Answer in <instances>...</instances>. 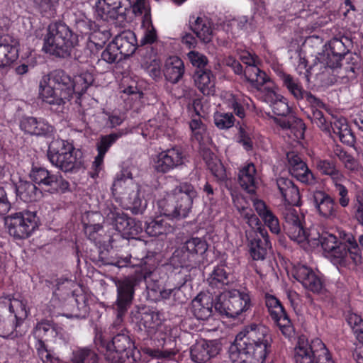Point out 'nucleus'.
<instances>
[{
  "mask_svg": "<svg viewBox=\"0 0 363 363\" xmlns=\"http://www.w3.org/2000/svg\"><path fill=\"white\" fill-rule=\"evenodd\" d=\"M159 207L161 208V216L167 220L182 218L172 194L168 195L167 199L160 201Z\"/></svg>",
  "mask_w": 363,
  "mask_h": 363,
  "instance_id": "8fccbe9b",
  "label": "nucleus"
},
{
  "mask_svg": "<svg viewBox=\"0 0 363 363\" xmlns=\"http://www.w3.org/2000/svg\"><path fill=\"white\" fill-rule=\"evenodd\" d=\"M208 248V245L205 239L192 237L175 250L169 261L170 265L174 269H179L178 274H182L175 289L185 284L190 279L191 270L203 263Z\"/></svg>",
  "mask_w": 363,
  "mask_h": 363,
  "instance_id": "423d86ee",
  "label": "nucleus"
},
{
  "mask_svg": "<svg viewBox=\"0 0 363 363\" xmlns=\"http://www.w3.org/2000/svg\"><path fill=\"white\" fill-rule=\"evenodd\" d=\"M74 26L78 32L82 35H89L93 29L96 27V23L88 18L84 13H81L76 16L74 20Z\"/></svg>",
  "mask_w": 363,
  "mask_h": 363,
  "instance_id": "6e6d98bb",
  "label": "nucleus"
},
{
  "mask_svg": "<svg viewBox=\"0 0 363 363\" xmlns=\"http://www.w3.org/2000/svg\"><path fill=\"white\" fill-rule=\"evenodd\" d=\"M115 226L116 229L128 239L135 238L143 232L142 223L126 216L117 217Z\"/></svg>",
  "mask_w": 363,
  "mask_h": 363,
  "instance_id": "2f4dec72",
  "label": "nucleus"
},
{
  "mask_svg": "<svg viewBox=\"0 0 363 363\" xmlns=\"http://www.w3.org/2000/svg\"><path fill=\"white\" fill-rule=\"evenodd\" d=\"M48 157L50 163L64 172H77L82 165V152L73 142L54 139L48 146Z\"/></svg>",
  "mask_w": 363,
  "mask_h": 363,
  "instance_id": "6e6552de",
  "label": "nucleus"
},
{
  "mask_svg": "<svg viewBox=\"0 0 363 363\" xmlns=\"http://www.w3.org/2000/svg\"><path fill=\"white\" fill-rule=\"evenodd\" d=\"M264 303L270 318L283 335L288 338L291 337L294 335L295 330L280 300L274 295L266 293Z\"/></svg>",
  "mask_w": 363,
  "mask_h": 363,
  "instance_id": "4468645a",
  "label": "nucleus"
},
{
  "mask_svg": "<svg viewBox=\"0 0 363 363\" xmlns=\"http://www.w3.org/2000/svg\"><path fill=\"white\" fill-rule=\"evenodd\" d=\"M238 182L242 189L249 194H255L258 186V177L255 165L247 163L239 170Z\"/></svg>",
  "mask_w": 363,
  "mask_h": 363,
  "instance_id": "c756f323",
  "label": "nucleus"
},
{
  "mask_svg": "<svg viewBox=\"0 0 363 363\" xmlns=\"http://www.w3.org/2000/svg\"><path fill=\"white\" fill-rule=\"evenodd\" d=\"M166 344V341H164V344L161 350L146 348L145 353L152 358L159 359H174L175 356L179 353V350L176 348V343L174 341L170 342V344L174 345V347L169 348L165 347Z\"/></svg>",
  "mask_w": 363,
  "mask_h": 363,
  "instance_id": "3c124183",
  "label": "nucleus"
},
{
  "mask_svg": "<svg viewBox=\"0 0 363 363\" xmlns=\"http://www.w3.org/2000/svg\"><path fill=\"white\" fill-rule=\"evenodd\" d=\"M154 123L155 121L150 120L142 128V135L145 139H154L158 137L159 129Z\"/></svg>",
  "mask_w": 363,
  "mask_h": 363,
  "instance_id": "774afa93",
  "label": "nucleus"
},
{
  "mask_svg": "<svg viewBox=\"0 0 363 363\" xmlns=\"http://www.w3.org/2000/svg\"><path fill=\"white\" fill-rule=\"evenodd\" d=\"M9 234L15 240L29 238L40 225L36 211L22 210L11 213L4 218Z\"/></svg>",
  "mask_w": 363,
  "mask_h": 363,
  "instance_id": "9b49d317",
  "label": "nucleus"
},
{
  "mask_svg": "<svg viewBox=\"0 0 363 363\" xmlns=\"http://www.w3.org/2000/svg\"><path fill=\"white\" fill-rule=\"evenodd\" d=\"M272 335L262 324L250 323L237 335L230 346L231 363H264L271 352Z\"/></svg>",
  "mask_w": 363,
  "mask_h": 363,
  "instance_id": "f03ea898",
  "label": "nucleus"
},
{
  "mask_svg": "<svg viewBox=\"0 0 363 363\" xmlns=\"http://www.w3.org/2000/svg\"><path fill=\"white\" fill-rule=\"evenodd\" d=\"M277 186L284 202L285 208L282 211V216L287 210L294 209V206L301 205V194L298 186L288 178L277 179Z\"/></svg>",
  "mask_w": 363,
  "mask_h": 363,
  "instance_id": "4be33fe9",
  "label": "nucleus"
},
{
  "mask_svg": "<svg viewBox=\"0 0 363 363\" xmlns=\"http://www.w3.org/2000/svg\"><path fill=\"white\" fill-rule=\"evenodd\" d=\"M127 133L128 130L126 129H121L117 132L101 135L96 143L97 152L99 154L106 155L111 147L115 144L119 138L125 135Z\"/></svg>",
  "mask_w": 363,
  "mask_h": 363,
  "instance_id": "a18cd8bd",
  "label": "nucleus"
},
{
  "mask_svg": "<svg viewBox=\"0 0 363 363\" xmlns=\"http://www.w3.org/2000/svg\"><path fill=\"white\" fill-rule=\"evenodd\" d=\"M99 2L97 13L106 21L118 19L127 11V6H130V0H102Z\"/></svg>",
  "mask_w": 363,
  "mask_h": 363,
  "instance_id": "bb28decb",
  "label": "nucleus"
},
{
  "mask_svg": "<svg viewBox=\"0 0 363 363\" xmlns=\"http://www.w3.org/2000/svg\"><path fill=\"white\" fill-rule=\"evenodd\" d=\"M214 123L219 129H228L234 125L235 117L232 113L216 112Z\"/></svg>",
  "mask_w": 363,
  "mask_h": 363,
  "instance_id": "13d9d810",
  "label": "nucleus"
},
{
  "mask_svg": "<svg viewBox=\"0 0 363 363\" xmlns=\"http://www.w3.org/2000/svg\"><path fill=\"white\" fill-rule=\"evenodd\" d=\"M194 79L196 86L203 95L214 94L216 77L211 69L196 70Z\"/></svg>",
  "mask_w": 363,
  "mask_h": 363,
  "instance_id": "c9c22d12",
  "label": "nucleus"
},
{
  "mask_svg": "<svg viewBox=\"0 0 363 363\" xmlns=\"http://www.w3.org/2000/svg\"><path fill=\"white\" fill-rule=\"evenodd\" d=\"M29 177L41 191L51 194H65L69 191V182L60 173H52L44 167L33 166Z\"/></svg>",
  "mask_w": 363,
  "mask_h": 363,
  "instance_id": "ddd939ff",
  "label": "nucleus"
},
{
  "mask_svg": "<svg viewBox=\"0 0 363 363\" xmlns=\"http://www.w3.org/2000/svg\"><path fill=\"white\" fill-rule=\"evenodd\" d=\"M20 128L26 134L50 138L55 128L43 118L24 116L20 121Z\"/></svg>",
  "mask_w": 363,
  "mask_h": 363,
  "instance_id": "a878e982",
  "label": "nucleus"
},
{
  "mask_svg": "<svg viewBox=\"0 0 363 363\" xmlns=\"http://www.w3.org/2000/svg\"><path fill=\"white\" fill-rule=\"evenodd\" d=\"M252 292L247 288L220 293L215 299V311L227 318H236L252 310Z\"/></svg>",
  "mask_w": 363,
  "mask_h": 363,
  "instance_id": "1a4fd4ad",
  "label": "nucleus"
},
{
  "mask_svg": "<svg viewBox=\"0 0 363 363\" xmlns=\"http://www.w3.org/2000/svg\"><path fill=\"white\" fill-rule=\"evenodd\" d=\"M215 308V301L210 296H197L192 301L191 310L194 315L198 320H206L213 315V308Z\"/></svg>",
  "mask_w": 363,
  "mask_h": 363,
  "instance_id": "72a5a7b5",
  "label": "nucleus"
},
{
  "mask_svg": "<svg viewBox=\"0 0 363 363\" xmlns=\"http://www.w3.org/2000/svg\"><path fill=\"white\" fill-rule=\"evenodd\" d=\"M16 193L17 197L26 203L35 201L42 196V191L34 182L24 180L16 184Z\"/></svg>",
  "mask_w": 363,
  "mask_h": 363,
  "instance_id": "4c0bfd02",
  "label": "nucleus"
},
{
  "mask_svg": "<svg viewBox=\"0 0 363 363\" xmlns=\"http://www.w3.org/2000/svg\"><path fill=\"white\" fill-rule=\"evenodd\" d=\"M262 219L264 221V225L269 228L272 233L276 235L280 233L281 227L279 219L272 212L265 215V216Z\"/></svg>",
  "mask_w": 363,
  "mask_h": 363,
  "instance_id": "69168bd1",
  "label": "nucleus"
},
{
  "mask_svg": "<svg viewBox=\"0 0 363 363\" xmlns=\"http://www.w3.org/2000/svg\"><path fill=\"white\" fill-rule=\"evenodd\" d=\"M173 230V225L162 216H157L145 223V232L152 237L168 234L172 233Z\"/></svg>",
  "mask_w": 363,
  "mask_h": 363,
  "instance_id": "ea45409f",
  "label": "nucleus"
},
{
  "mask_svg": "<svg viewBox=\"0 0 363 363\" xmlns=\"http://www.w3.org/2000/svg\"><path fill=\"white\" fill-rule=\"evenodd\" d=\"M289 172L298 182L306 185L317 183V179L299 154L294 151L286 154Z\"/></svg>",
  "mask_w": 363,
  "mask_h": 363,
  "instance_id": "f3484780",
  "label": "nucleus"
},
{
  "mask_svg": "<svg viewBox=\"0 0 363 363\" xmlns=\"http://www.w3.org/2000/svg\"><path fill=\"white\" fill-rule=\"evenodd\" d=\"M130 6L127 11L132 9L136 16H142V23L151 25V9L148 0H130Z\"/></svg>",
  "mask_w": 363,
  "mask_h": 363,
  "instance_id": "49530a36",
  "label": "nucleus"
},
{
  "mask_svg": "<svg viewBox=\"0 0 363 363\" xmlns=\"http://www.w3.org/2000/svg\"><path fill=\"white\" fill-rule=\"evenodd\" d=\"M187 57L191 64L198 69H206L208 65V58L206 55L198 51L191 50L187 54Z\"/></svg>",
  "mask_w": 363,
  "mask_h": 363,
  "instance_id": "680f3d73",
  "label": "nucleus"
},
{
  "mask_svg": "<svg viewBox=\"0 0 363 363\" xmlns=\"http://www.w3.org/2000/svg\"><path fill=\"white\" fill-rule=\"evenodd\" d=\"M142 26L146 28L144 36L141 40V43L143 45L147 44H152L157 40V35L156 29L155 28L152 21H151V25L149 24H143Z\"/></svg>",
  "mask_w": 363,
  "mask_h": 363,
  "instance_id": "338daca9",
  "label": "nucleus"
},
{
  "mask_svg": "<svg viewBox=\"0 0 363 363\" xmlns=\"http://www.w3.org/2000/svg\"><path fill=\"white\" fill-rule=\"evenodd\" d=\"M191 29L201 41L208 43L211 40L213 30L207 19L198 17L191 25Z\"/></svg>",
  "mask_w": 363,
  "mask_h": 363,
  "instance_id": "37998d69",
  "label": "nucleus"
},
{
  "mask_svg": "<svg viewBox=\"0 0 363 363\" xmlns=\"http://www.w3.org/2000/svg\"><path fill=\"white\" fill-rule=\"evenodd\" d=\"M20 310L29 313L26 301L12 298L10 296L0 297V319L13 316Z\"/></svg>",
  "mask_w": 363,
  "mask_h": 363,
  "instance_id": "e433bc0d",
  "label": "nucleus"
},
{
  "mask_svg": "<svg viewBox=\"0 0 363 363\" xmlns=\"http://www.w3.org/2000/svg\"><path fill=\"white\" fill-rule=\"evenodd\" d=\"M242 60L245 64L244 69L245 78L252 87L259 89L264 84L269 81L270 78L267 73L257 66V56H252L249 54L248 56H243Z\"/></svg>",
  "mask_w": 363,
  "mask_h": 363,
  "instance_id": "393cba45",
  "label": "nucleus"
},
{
  "mask_svg": "<svg viewBox=\"0 0 363 363\" xmlns=\"http://www.w3.org/2000/svg\"><path fill=\"white\" fill-rule=\"evenodd\" d=\"M312 200L318 214L326 219H334L337 216L338 206L335 199L323 190L313 193Z\"/></svg>",
  "mask_w": 363,
  "mask_h": 363,
  "instance_id": "5701e85b",
  "label": "nucleus"
},
{
  "mask_svg": "<svg viewBox=\"0 0 363 363\" xmlns=\"http://www.w3.org/2000/svg\"><path fill=\"white\" fill-rule=\"evenodd\" d=\"M115 48L113 44L110 43L101 52V58L98 59L96 65L100 67L103 62L111 65L121 60L120 58H118L120 54Z\"/></svg>",
  "mask_w": 363,
  "mask_h": 363,
  "instance_id": "4d7b16f0",
  "label": "nucleus"
},
{
  "mask_svg": "<svg viewBox=\"0 0 363 363\" xmlns=\"http://www.w3.org/2000/svg\"><path fill=\"white\" fill-rule=\"evenodd\" d=\"M106 125L110 128H115L121 125L125 119V113L119 111L106 112Z\"/></svg>",
  "mask_w": 363,
  "mask_h": 363,
  "instance_id": "0e129e2a",
  "label": "nucleus"
},
{
  "mask_svg": "<svg viewBox=\"0 0 363 363\" xmlns=\"http://www.w3.org/2000/svg\"><path fill=\"white\" fill-rule=\"evenodd\" d=\"M281 87L297 101L303 100V94L306 91L300 81V79L291 74L285 72L281 67H277L274 69Z\"/></svg>",
  "mask_w": 363,
  "mask_h": 363,
  "instance_id": "b1692460",
  "label": "nucleus"
},
{
  "mask_svg": "<svg viewBox=\"0 0 363 363\" xmlns=\"http://www.w3.org/2000/svg\"><path fill=\"white\" fill-rule=\"evenodd\" d=\"M76 86L75 95L79 98L94 81V75L89 72H83L74 79Z\"/></svg>",
  "mask_w": 363,
  "mask_h": 363,
  "instance_id": "603ef678",
  "label": "nucleus"
},
{
  "mask_svg": "<svg viewBox=\"0 0 363 363\" xmlns=\"http://www.w3.org/2000/svg\"><path fill=\"white\" fill-rule=\"evenodd\" d=\"M73 78L62 69H55L44 75L39 84V97L50 106L51 111L63 113L65 104L75 94Z\"/></svg>",
  "mask_w": 363,
  "mask_h": 363,
  "instance_id": "39448f33",
  "label": "nucleus"
},
{
  "mask_svg": "<svg viewBox=\"0 0 363 363\" xmlns=\"http://www.w3.org/2000/svg\"><path fill=\"white\" fill-rule=\"evenodd\" d=\"M75 306L70 314H66L67 318H76L78 319L86 318L89 313V306L84 296H77L74 300Z\"/></svg>",
  "mask_w": 363,
  "mask_h": 363,
  "instance_id": "5fc2aeb1",
  "label": "nucleus"
},
{
  "mask_svg": "<svg viewBox=\"0 0 363 363\" xmlns=\"http://www.w3.org/2000/svg\"><path fill=\"white\" fill-rule=\"evenodd\" d=\"M111 43L121 55L120 60L132 55L138 45L136 35L130 30L121 32L114 38Z\"/></svg>",
  "mask_w": 363,
  "mask_h": 363,
  "instance_id": "cd10ccee",
  "label": "nucleus"
},
{
  "mask_svg": "<svg viewBox=\"0 0 363 363\" xmlns=\"http://www.w3.org/2000/svg\"><path fill=\"white\" fill-rule=\"evenodd\" d=\"M346 179L345 176H343L342 178H340L338 181L337 180V182L335 181L332 183L335 188V191L339 197L338 203L342 208L347 207L350 201L349 191L343 184Z\"/></svg>",
  "mask_w": 363,
  "mask_h": 363,
  "instance_id": "864d4df0",
  "label": "nucleus"
},
{
  "mask_svg": "<svg viewBox=\"0 0 363 363\" xmlns=\"http://www.w3.org/2000/svg\"><path fill=\"white\" fill-rule=\"evenodd\" d=\"M185 155L179 146L159 152L154 159L153 167L157 173L165 174L184 163Z\"/></svg>",
  "mask_w": 363,
  "mask_h": 363,
  "instance_id": "2eb2a0df",
  "label": "nucleus"
},
{
  "mask_svg": "<svg viewBox=\"0 0 363 363\" xmlns=\"http://www.w3.org/2000/svg\"><path fill=\"white\" fill-rule=\"evenodd\" d=\"M292 275L306 289L314 294H320L323 288V282L321 278L312 268L305 264L294 266Z\"/></svg>",
  "mask_w": 363,
  "mask_h": 363,
  "instance_id": "aec40b11",
  "label": "nucleus"
},
{
  "mask_svg": "<svg viewBox=\"0 0 363 363\" xmlns=\"http://www.w3.org/2000/svg\"><path fill=\"white\" fill-rule=\"evenodd\" d=\"M207 281L213 289H225L231 282V274L226 264L223 262L215 266Z\"/></svg>",
  "mask_w": 363,
  "mask_h": 363,
  "instance_id": "f704fd0d",
  "label": "nucleus"
},
{
  "mask_svg": "<svg viewBox=\"0 0 363 363\" xmlns=\"http://www.w3.org/2000/svg\"><path fill=\"white\" fill-rule=\"evenodd\" d=\"M28 315V312L20 310L13 316L0 319V337L14 340L23 336L26 333L23 322Z\"/></svg>",
  "mask_w": 363,
  "mask_h": 363,
  "instance_id": "6ab92c4d",
  "label": "nucleus"
},
{
  "mask_svg": "<svg viewBox=\"0 0 363 363\" xmlns=\"http://www.w3.org/2000/svg\"><path fill=\"white\" fill-rule=\"evenodd\" d=\"M271 107L273 113L279 116H286L291 111L287 99L282 96H277L274 101L272 103Z\"/></svg>",
  "mask_w": 363,
  "mask_h": 363,
  "instance_id": "052dcab7",
  "label": "nucleus"
},
{
  "mask_svg": "<svg viewBox=\"0 0 363 363\" xmlns=\"http://www.w3.org/2000/svg\"><path fill=\"white\" fill-rule=\"evenodd\" d=\"M156 256V252H147L145 256L140 258V263L142 264L137 267L134 274L115 281L116 299L112 305V308L116 315L114 325L122 323L123 318L131 307L135 286L142 281H146L147 279L150 278L157 268L158 261Z\"/></svg>",
  "mask_w": 363,
  "mask_h": 363,
  "instance_id": "7ed1b4c3",
  "label": "nucleus"
},
{
  "mask_svg": "<svg viewBox=\"0 0 363 363\" xmlns=\"http://www.w3.org/2000/svg\"><path fill=\"white\" fill-rule=\"evenodd\" d=\"M104 263L102 265H113L118 268L132 267H137L142 264L140 263V258L133 257L132 254L123 255H118L116 257L108 256L104 258Z\"/></svg>",
  "mask_w": 363,
  "mask_h": 363,
  "instance_id": "de8ad7c7",
  "label": "nucleus"
},
{
  "mask_svg": "<svg viewBox=\"0 0 363 363\" xmlns=\"http://www.w3.org/2000/svg\"><path fill=\"white\" fill-rule=\"evenodd\" d=\"M111 36V33L106 27L96 25L95 28L88 36L87 48L89 50L93 48H96V50L102 48Z\"/></svg>",
  "mask_w": 363,
  "mask_h": 363,
  "instance_id": "a19ab883",
  "label": "nucleus"
},
{
  "mask_svg": "<svg viewBox=\"0 0 363 363\" xmlns=\"http://www.w3.org/2000/svg\"><path fill=\"white\" fill-rule=\"evenodd\" d=\"M296 70L299 76L303 75L307 82H309L311 78L314 76L322 80L321 76L327 74L324 70L323 62L318 60V56L314 59L313 63L308 66V61L305 57H300Z\"/></svg>",
  "mask_w": 363,
  "mask_h": 363,
  "instance_id": "7c9ffc66",
  "label": "nucleus"
},
{
  "mask_svg": "<svg viewBox=\"0 0 363 363\" xmlns=\"http://www.w3.org/2000/svg\"><path fill=\"white\" fill-rule=\"evenodd\" d=\"M348 50L342 40L333 38L328 42L326 52L319 53L318 57L323 62L324 70L329 74L330 69L340 66Z\"/></svg>",
  "mask_w": 363,
  "mask_h": 363,
  "instance_id": "dca6fc26",
  "label": "nucleus"
},
{
  "mask_svg": "<svg viewBox=\"0 0 363 363\" xmlns=\"http://www.w3.org/2000/svg\"><path fill=\"white\" fill-rule=\"evenodd\" d=\"M196 195L194 187L187 182L179 184L172 190V196L182 218L189 216Z\"/></svg>",
  "mask_w": 363,
  "mask_h": 363,
  "instance_id": "a211bd4d",
  "label": "nucleus"
},
{
  "mask_svg": "<svg viewBox=\"0 0 363 363\" xmlns=\"http://www.w3.org/2000/svg\"><path fill=\"white\" fill-rule=\"evenodd\" d=\"M121 324L114 325L113 323L109 333H96L94 343L108 363H135L139 358V351L127 331L121 330V333L113 335Z\"/></svg>",
  "mask_w": 363,
  "mask_h": 363,
  "instance_id": "20e7f679",
  "label": "nucleus"
},
{
  "mask_svg": "<svg viewBox=\"0 0 363 363\" xmlns=\"http://www.w3.org/2000/svg\"><path fill=\"white\" fill-rule=\"evenodd\" d=\"M258 233L250 242V254L254 260H262L267 250L272 247L267 230L264 227L258 228Z\"/></svg>",
  "mask_w": 363,
  "mask_h": 363,
  "instance_id": "c85d7f7f",
  "label": "nucleus"
},
{
  "mask_svg": "<svg viewBox=\"0 0 363 363\" xmlns=\"http://www.w3.org/2000/svg\"><path fill=\"white\" fill-rule=\"evenodd\" d=\"M55 335L56 331L55 327L53 326L52 323H51L50 321H42L38 323L33 331V335L35 338L37 339V342L35 343V347L38 354L40 342H43V344L44 345V348L47 351H50V350L48 349V347L45 345V342L43 340V339L44 337H47L49 336L53 337Z\"/></svg>",
  "mask_w": 363,
  "mask_h": 363,
  "instance_id": "79ce46f5",
  "label": "nucleus"
},
{
  "mask_svg": "<svg viewBox=\"0 0 363 363\" xmlns=\"http://www.w3.org/2000/svg\"><path fill=\"white\" fill-rule=\"evenodd\" d=\"M203 159L208 169L218 182H224L228 179L225 167L210 150L203 151Z\"/></svg>",
  "mask_w": 363,
  "mask_h": 363,
  "instance_id": "58836bf2",
  "label": "nucleus"
},
{
  "mask_svg": "<svg viewBox=\"0 0 363 363\" xmlns=\"http://www.w3.org/2000/svg\"><path fill=\"white\" fill-rule=\"evenodd\" d=\"M71 361L72 363H99V357L92 349L79 347L73 350Z\"/></svg>",
  "mask_w": 363,
  "mask_h": 363,
  "instance_id": "09e8293b",
  "label": "nucleus"
},
{
  "mask_svg": "<svg viewBox=\"0 0 363 363\" xmlns=\"http://www.w3.org/2000/svg\"><path fill=\"white\" fill-rule=\"evenodd\" d=\"M220 350L217 340H201L190 347V357L195 363H204L218 354Z\"/></svg>",
  "mask_w": 363,
  "mask_h": 363,
  "instance_id": "412c9836",
  "label": "nucleus"
},
{
  "mask_svg": "<svg viewBox=\"0 0 363 363\" xmlns=\"http://www.w3.org/2000/svg\"><path fill=\"white\" fill-rule=\"evenodd\" d=\"M184 71V62L179 57L170 56L165 60L163 73L167 81L177 83L182 78Z\"/></svg>",
  "mask_w": 363,
  "mask_h": 363,
  "instance_id": "473e14b6",
  "label": "nucleus"
},
{
  "mask_svg": "<svg viewBox=\"0 0 363 363\" xmlns=\"http://www.w3.org/2000/svg\"><path fill=\"white\" fill-rule=\"evenodd\" d=\"M316 168L321 175L330 177L332 183L345 176L337 167L335 161L332 160H318Z\"/></svg>",
  "mask_w": 363,
  "mask_h": 363,
  "instance_id": "c03bdc74",
  "label": "nucleus"
},
{
  "mask_svg": "<svg viewBox=\"0 0 363 363\" xmlns=\"http://www.w3.org/2000/svg\"><path fill=\"white\" fill-rule=\"evenodd\" d=\"M295 363H335L332 354L325 343L319 338L311 342L300 337L294 348Z\"/></svg>",
  "mask_w": 363,
  "mask_h": 363,
  "instance_id": "9d476101",
  "label": "nucleus"
},
{
  "mask_svg": "<svg viewBox=\"0 0 363 363\" xmlns=\"http://www.w3.org/2000/svg\"><path fill=\"white\" fill-rule=\"evenodd\" d=\"M128 202L130 205V208L135 214L142 213L146 206V201H144L140 195L139 186H137L136 191H133L129 194Z\"/></svg>",
  "mask_w": 363,
  "mask_h": 363,
  "instance_id": "bf43d9fd",
  "label": "nucleus"
},
{
  "mask_svg": "<svg viewBox=\"0 0 363 363\" xmlns=\"http://www.w3.org/2000/svg\"><path fill=\"white\" fill-rule=\"evenodd\" d=\"M247 104L243 97L233 95L229 101V106L233 110L235 114L240 118L245 117L244 106Z\"/></svg>",
  "mask_w": 363,
  "mask_h": 363,
  "instance_id": "e2e57ef3",
  "label": "nucleus"
},
{
  "mask_svg": "<svg viewBox=\"0 0 363 363\" xmlns=\"http://www.w3.org/2000/svg\"><path fill=\"white\" fill-rule=\"evenodd\" d=\"M43 41V50L45 53L67 58L77 45L78 36L65 23L55 21L48 26Z\"/></svg>",
  "mask_w": 363,
  "mask_h": 363,
  "instance_id": "0eeeda50",
  "label": "nucleus"
},
{
  "mask_svg": "<svg viewBox=\"0 0 363 363\" xmlns=\"http://www.w3.org/2000/svg\"><path fill=\"white\" fill-rule=\"evenodd\" d=\"M284 230L289 238L304 247L308 244L313 247L321 245L331 262L337 267H349L360 262V251L355 238L350 235L344 241L328 232L321 234L315 228L304 226L296 209L287 210L284 213Z\"/></svg>",
  "mask_w": 363,
  "mask_h": 363,
  "instance_id": "f257e3e1",
  "label": "nucleus"
},
{
  "mask_svg": "<svg viewBox=\"0 0 363 363\" xmlns=\"http://www.w3.org/2000/svg\"><path fill=\"white\" fill-rule=\"evenodd\" d=\"M323 108H317L311 111L308 118L311 122L316 124L322 130L330 132V129L333 133L339 138L344 144L352 146L356 141L355 136L350 128L347 119L345 118H334L330 124L327 122Z\"/></svg>",
  "mask_w": 363,
  "mask_h": 363,
  "instance_id": "f8f14e48",
  "label": "nucleus"
}]
</instances>
